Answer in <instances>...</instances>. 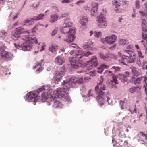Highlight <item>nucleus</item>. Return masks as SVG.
<instances>
[{
	"mask_svg": "<svg viewBox=\"0 0 147 147\" xmlns=\"http://www.w3.org/2000/svg\"><path fill=\"white\" fill-rule=\"evenodd\" d=\"M106 90L105 87L102 81H101L96 86L95 90L97 95L96 99L100 105H102L105 102V98H107V101L109 103L110 98L107 95H109V91L104 92Z\"/></svg>",
	"mask_w": 147,
	"mask_h": 147,
	"instance_id": "obj_1",
	"label": "nucleus"
},
{
	"mask_svg": "<svg viewBox=\"0 0 147 147\" xmlns=\"http://www.w3.org/2000/svg\"><path fill=\"white\" fill-rule=\"evenodd\" d=\"M62 84L64 86L63 88H58L53 92V94L56 96V97H57L58 98H61L68 94L67 92L69 91V89L71 86L69 82L64 81Z\"/></svg>",
	"mask_w": 147,
	"mask_h": 147,
	"instance_id": "obj_2",
	"label": "nucleus"
},
{
	"mask_svg": "<svg viewBox=\"0 0 147 147\" xmlns=\"http://www.w3.org/2000/svg\"><path fill=\"white\" fill-rule=\"evenodd\" d=\"M25 37V42L22 45V48L24 51H28L32 46V43H35L37 44L38 42L34 35L27 36Z\"/></svg>",
	"mask_w": 147,
	"mask_h": 147,
	"instance_id": "obj_3",
	"label": "nucleus"
},
{
	"mask_svg": "<svg viewBox=\"0 0 147 147\" xmlns=\"http://www.w3.org/2000/svg\"><path fill=\"white\" fill-rule=\"evenodd\" d=\"M48 87L43 86L42 87L39 89L38 90V92H40L42 91H44V92L42 93V96L39 99H41L42 102H45L46 100H47L49 98L53 97L54 95L53 94V93L52 92L51 90H48Z\"/></svg>",
	"mask_w": 147,
	"mask_h": 147,
	"instance_id": "obj_4",
	"label": "nucleus"
},
{
	"mask_svg": "<svg viewBox=\"0 0 147 147\" xmlns=\"http://www.w3.org/2000/svg\"><path fill=\"white\" fill-rule=\"evenodd\" d=\"M56 97L54 95L53 97L49 98L47 102V105H52L53 107L55 108H60L63 107V105L59 101L56 100Z\"/></svg>",
	"mask_w": 147,
	"mask_h": 147,
	"instance_id": "obj_5",
	"label": "nucleus"
},
{
	"mask_svg": "<svg viewBox=\"0 0 147 147\" xmlns=\"http://www.w3.org/2000/svg\"><path fill=\"white\" fill-rule=\"evenodd\" d=\"M37 92H30L26 94L27 98L28 100H32L34 102H36L40 98V96H38Z\"/></svg>",
	"mask_w": 147,
	"mask_h": 147,
	"instance_id": "obj_6",
	"label": "nucleus"
},
{
	"mask_svg": "<svg viewBox=\"0 0 147 147\" xmlns=\"http://www.w3.org/2000/svg\"><path fill=\"white\" fill-rule=\"evenodd\" d=\"M72 26V23L69 20H66L63 24L62 27L61 29V31L62 33L67 34L69 33V32L71 29L75 28H69Z\"/></svg>",
	"mask_w": 147,
	"mask_h": 147,
	"instance_id": "obj_7",
	"label": "nucleus"
},
{
	"mask_svg": "<svg viewBox=\"0 0 147 147\" xmlns=\"http://www.w3.org/2000/svg\"><path fill=\"white\" fill-rule=\"evenodd\" d=\"M117 37L115 35L106 37L105 38H101V41L103 43H107L109 45L113 44L116 40Z\"/></svg>",
	"mask_w": 147,
	"mask_h": 147,
	"instance_id": "obj_8",
	"label": "nucleus"
},
{
	"mask_svg": "<svg viewBox=\"0 0 147 147\" xmlns=\"http://www.w3.org/2000/svg\"><path fill=\"white\" fill-rule=\"evenodd\" d=\"M75 28H73L69 32V33L68 34V36L67 39H64V41L68 43H70L73 42L76 38V36L74 35L76 32Z\"/></svg>",
	"mask_w": 147,
	"mask_h": 147,
	"instance_id": "obj_9",
	"label": "nucleus"
},
{
	"mask_svg": "<svg viewBox=\"0 0 147 147\" xmlns=\"http://www.w3.org/2000/svg\"><path fill=\"white\" fill-rule=\"evenodd\" d=\"M64 76L63 72L61 71H56L54 76L53 77V80L55 83H58L62 79V78Z\"/></svg>",
	"mask_w": 147,
	"mask_h": 147,
	"instance_id": "obj_10",
	"label": "nucleus"
},
{
	"mask_svg": "<svg viewBox=\"0 0 147 147\" xmlns=\"http://www.w3.org/2000/svg\"><path fill=\"white\" fill-rule=\"evenodd\" d=\"M130 50H126L124 52L128 54L129 55V60L130 63L134 62L136 59V55L133 52V49L131 47H129Z\"/></svg>",
	"mask_w": 147,
	"mask_h": 147,
	"instance_id": "obj_11",
	"label": "nucleus"
},
{
	"mask_svg": "<svg viewBox=\"0 0 147 147\" xmlns=\"http://www.w3.org/2000/svg\"><path fill=\"white\" fill-rule=\"evenodd\" d=\"M66 82H69L71 85L70 87L71 86V83L76 84L78 83L79 84H82L83 82V78L82 77L77 78L75 77H72L70 78L69 82L65 81Z\"/></svg>",
	"mask_w": 147,
	"mask_h": 147,
	"instance_id": "obj_12",
	"label": "nucleus"
},
{
	"mask_svg": "<svg viewBox=\"0 0 147 147\" xmlns=\"http://www.w3.org/2000/svg\"><path fill=\"white\" fill-rule=\"evenodd\" d=\"M97 59V57L95 56L92 57L90 61V62L92 63H90L89 64L87 65V67H89L88 69H91L92 67H95L98 65V62L96 61Z\"/></svg>",
	"mask_w": 147,
	"mask_h": 147,
	"instance_id": "obj_13",
	"label": "nucleus"
},
{
	"mask_svg": "<svg viewBox=\"0 0 147 147\" xmlns=\"http://www.w3.org/2000/svg\"><path fill=\"white\" fill-rule=\"evenodd\" d=\"M77 52L76 53L75 56L77 59L81 58L85 56L86 57H88L89 55H91V53L90 52H87L85 53H83L81 50L76 51Z\"/></svg>",
	"mask_w": 147,
	"mask_h": 147,
	"instance_id": "obj_14",
	"label": "nucleus"
},
{
	"mask_svg": "<svg viewBox=\"0 0 147 147\" xmlns=\"http://www.w3.org/2000/svg\"><path fill=\"white\" fill-rule=\"evenodd\" d=\"M78 59L75 57H71L69 58V61L72 67L74 68L77 69L78 67Z\"/></svg>",
	"mask_w": 147,
	"mask_h": 147,
	"instance_id": "obj_15",
	"label": "nucleus"
},
{
	"mask_svg": "<svg viewBox=\"0 0 147 147\" xmlns=\"http://www.w3.org/2000/svg\"><path fill=\"white\" fill-rule=\"evenodd\" d=\"M119 63L120 64H123V65H126L127 63H130L129 60V57L127 55H124L123 57L121 60H118Z\"/></svg>",
	"mask_w": 147,
	"mask_h": 147,
	"instance_id": "obj_16",
	"label": "nucleus"
},
{
	"mask_svg": "<svg viewBox=\"0 0 147 147\" xmlns=\"http://www.w3.org/2000/svg\"><path fill=\"white\" fill-rule=\"evenodd\" d=\"M55 61L58 65H60L64 63L65 59L64 57L61 56H58L55 58Z\"/></svg>",
	"mask_w": 147,
	"mask_h": 147,
	"instance_id": "obj_17",
	"label": "nucleus"
},
{
	"mask_svg": "<svg viewBox=\"0 0 147 147\" xmlns=\"http://www.w3.org/2000/svg\"><path fill=\"white\" fill-rule=\"evenodd\" d=\"M92 5L93 7L91 10V14L92 16H96L98 14L97 10L98 7V4L96 3H93Z\"/></svg>",
	"mask_w": 147,
	"mask_h": 147,
	"instance_id": "obj_18",
	"label": "nucleus"
},
{
	"mask_svg": "<svg viewBox=\"0 0 147 147\" xmlns=\"http://www.w3.org/2000/svg\"><path fill=\"white\" fill-rule=\"evenodd\" d=\"M144 58L142 59L140 58H138L137 59L136 63L139 66V67H141L142 66L143 67L147 63V61L146 59H144Z\"/></svg>",
	"mask_w": 147,
	"mask_h": 147,
	"instance_id": "obj_19",
	"label": "nucleus"
},
{
	"mask_svg": "<svg viewBox=\"0 0 147 147\" xmlns=\"http://www.w3.org/2000/svg\"><path fill=\"white\" fill-rule=\"evenodd\" d=\"M130 73L128 71L124 72V73L122 74L121 76L122 81L124 82H127L128 80V78L130 76Z\"/></svg>",
	"mask_w": 147,
	"mask_h": 147,
	"instance_id": "obj_20",
	"label": "nucleus"
},
{
	"mask_svg": "<svg viewBox=\"0 0 147 147\" xmlns=\"http://www.w3.org/2000/svg\"><path fill=\"white\" fill-rule=\"evenodd\" d=\"M144 79V81L145 82L144 87H145V86H146V87H147V76H146L144 77H141L137 78L136 79V81L135 82V83L136 84H139L140 83V82L141 81L142 79Z\"/></svg>",
	"mask_w": 147,
	"mask_h": 147,
	"instance_id": "obj_21",
	"label": "nucleus"
},
{
	"mask_svg": "<svg viewBox=\"0 0 147 147\" xmlns=\"http://www.w3.org/2000/svg\"><path fill=\"white\" fill-rule=\"evenodd\" d=\"M35 20L34 19V17L32 18H29L24 20V25H26V24H28V25H33L34 23V21Z\"/></svg>",
	"mask_w": 147,
	"mask_h": 147,
	"instance_id": "obj_22",
	"label": "nucleus"
},
{
	"mask_svg": "<svg viewBox=\"0 0 147 147\" xmlns=\"http://www.w3.org/2000/svg\"><path fill=\"white\" fill-rule=\"evenodd\" d=\"M93 43L91 41H88L87 44H85L83 46L85 49H87L88 50H90L93 47Z\"/></svg>",
	"mask_w": 147,
	"mask_h": 147,
	"instance_id": "obj_23",
	"label": "nucleus"
},
{
	"mask_svg": "<svg viewBox=\"0 0 147 147\" xmlns=\"http://www.w3.org/2000/svg\"><path fill=\"white\" fill-rule=\"evenodd\" d=\"M58 46L53 44H52L49 48V50L52 52H55L58 49Z\"/></svg>",
	"mask_w": 147,
	"mask_h": 147,
	"instance_id": "obj_24",
	"label": "nucleus"
},
{
	"mask_svg": "<svg viewBox=\"0 0 147 147\" xmlns=\"http://www.w3.org/2000/svg\"><path fill=\"white\" fill-rule=\"evenodd\" d=\"M135 47L137 50V52L138 56L140 58L142 59L144 58V56L142 55V53L141 51V49H140L139 46L138 45H135Z\"/></svg>",
	"mask_w": 147,
	"mask_h": 147,
	"instance_id": "obj_25",
	"label": "nucleus"
},
{
	"mask_svg": "<svg viewBox=\"0 0 147 147\" xmlns=\"http://www.w3.org/2000/svg\"><path fill=\"white\" fill-rule=\"evenodd\" d=\"M36 70V72H38V71H41L43 69V67L41 66V64L40 63H37L36 65L33 67L34 69L37 68Z\"/></svg>",
	"mask_w": 147,
	"mask_h": 147,
	"instance_id": "obj_26",
	"label": "nucleus"
},
{
	"mask_svg": "<svg viewBox=\"0 0 147 147\" xmlns=\"http://www.w3.org/2000/svg\"><path fill=\"white\" fill-rule=\"evenodd\" d=\"M58 17V16L56 14L51 16L50 20L51 22L52 23H54L57 20Z\"/></svg>",
	"mask_w": 147,
	"mask_h": 147,
	"instance_id": "obj_27",
	"label": "nucleus"
},
{
	"mask_svg": "<svg viewBox=\"0 0 147 147\" xmlns=\"http://www.w3.org/2000/svg\"><path fill=\"white\" fill-rule=\"evenodd\" d=\"M88 21V19L86 17H83L80 20V24L83 25H85L86 23Z\"/></svg>",
	"mask_w": 147,
	"mask_h": 147,
	"instance_id": "obj_28",
	"label": "nucleus"
},
{
	"mask_svg": "<svg viewBox=\"0 0 147 147\" xmlns=\"http://www.w3.org/2000/svg\"><path fill=\"white\" fill-rule=\"evenodd\" d=\"M120 0H113V6H115V7L118 8L120 5Z\"/></svg>",
	"mask_w": 147,
	"mask_h": 147,
	"instance_id": "obj_29",
	"label": "nucleus"
},
{
	"mask_svg": "<svg viewBox=\"0 0 147 147\" xmlns=\"http://www.w3.org/2000/svg\"><path fill=\"white\" fill-rule=\"evenodd\" d=\"M20 37V36L19 34L16 33L14 32L12 33V35L11 36V37L13 40H17Z\"/></svg>",
	"mask_w": 147,
	"mask_h": 147,
	"instance_id": "obj_30",
	"label": "nucleus"
},
{
	"mask_svg": "<svg viewBox=\"0 0 147 147\" xmlns=\"http://www.w3.org/2000/svg\"><path fill=\"white\" fill-rule=\"evenodd\" d=\"M99 55L100 57V58L105 60H107L109 57L108 54H107L105 55L101 53H99Z\"/></svg>",
	"mask_w": 147,
	"mask_h": 147,
	"instance_id": "obj_31",
	"label": "nucleus"
},
{
	"mask_svg": "<svg viewBox=\"0 0 147 147\" xmlns=\"http://www.w3.org/2000/svg\"><path fill=\"white\" fill-rule=\"evenodd\" d=\"M45 15L43 14H38L37 16H34V19L35 20H42L44 18Z\"/></svg>",
	"mask_w": 147,
	"mask_h": 147,
	"instance_id": "obj_32",
	"label": "nucleus"
},
{
	"mask_svg": "<svg viewBox=\"0 0 147 147\" xmlns=\"http://www.w3.org/2000/svg\"><path fill=\"white\" fill-rule=\"evenodd\" d=\"M97 20L98 23L102 22L104 21H106L105 18L102 14H101L99 17L97 18Z\"/></svg>",
	"mask_w": 147,
	"mask_h": 147,
	"instance_id": "obj_33",
	"label": "nucleus"
},
{
	"mask_svg": "<svg viewBox=\"0 0 147 147\" xmlns=\"http://www.w3.org/2000/svg\"><path fill=\"white\" fill-rule=\"evenodd\" d=\"M98 26L100 28H104L107 26V22L106 21H104L102 22L98 23Z\"/></svg>",
	"mask_w": 147,
	"mask_h": 147,
	"instance_id": "obj_34",
	"label": "nucleus"
},
{
	"mask_svg": "<svg viewBox=\"0 0 147 147\" xmlns=\"http://www.w3.org/2000/svg\"><path fill=\"white\" fill-rule=\"evenodd\" d=\"M16 33L17 34H19L20 35L21 34L24 33V29H21L20 28H18L16 29V30L15 31Z\"/></svg>",
	"mask_w": 147,
	"mask_h": 147,
	"instance_id": "obj_35",
	"label": "nucleus"
},
{
	"mask_svg": "<svg viewBox=\"0 0 147 147\" xmlns=\"http://www.w3.org/2000/svg\"><path fill=\"white\" fill-rule=\"evenodd\" d=\"M94 36L97 38L100 37L102 35V33L101 32L95 31L94 32Z\"/></svg>",
	"mask_w": 147,
	"mask_h": 147,
	"instance_id": "obj_36",
	"label": "nucleus"
},
{
	"mask_svg": "<svg viewBox=\"0 0 147 147\" xmlns=\"http://www.w3.org/2000/svg\"><path fill=\"white\" fill-rule=\"evenodd\" d=\"M127 42V41L126 40L120 39L119 41V43L120 45H123L126 44Z\"/></svg>",
	"mask_w": 147,
	"mask_h": 147,
	"instance_id": "obj_37",
	"label": "nucleus"
},
{
	"mask_svg": "<svg viewBox=\"0 0 147 147\" xmlns=\"http://www.w3.org/2000/svg\"><path fill=\"white\" fill-rule=\"evenodd\" d=\"M132 72L133 74L136 75L139 74V72L137 70L135 67H133L132 68Z\"/></svg>",
	"mask_w": 147,
	"mask_h": 147,
	"instance_id": "obj_38",
	"label": "nucleus"
},
{
	"mask_svg": "<svg viewBox=\"0 0 147 147\" xmlns=\"http://www.w3.org/2000/svg\"><path fill=\"white\" fill-rule=\"evenodd\" d=\"M122 142L123 141L122 140L120 139L119 140L118 142L119 144H120L121 146H122L123 145L125 146H127L128 144V142L127 141H125L123 144H121V142Z\"/></svg>",
	"mask_w": 147,
	"mask_h": 147,
	"instance_id": "obj_39",
	"label": "nucleus"
},
{
	"mask_svg": "<svg viewBox=\"0 0 147 147\" xmlns=\"http://www.w3.org/2000/svg\"><path fill=\"white\" fill-rule=\"evenodd\" d=\"M138 88V87H135L134 88H130L129 89V92L132 93H133L135 92H136L137 91V90Z\"/></svg>",
	"mask_w": 147,
	"mask_h": 147,
	"instance_id": "obj_40",
	"label": "nucleus"
},
{
	"mask_svg": "<svg viewBox=\"0 0 147 147\" xmlns=\"http://www.w3.org/2000/svg\"><path fill=\"white\" fill-rule=\"evenodd\" d=\"M39 45H40V44H38V49H40V51H42L43 50H44V47H45V43H42V45L41 46V47H40V46Z\"/></svg>",
	"mask_w": 147,
	"mask_h": 147,
	"instance_id": "obj_41",
	"label": "nucleus"
},
{
	"mask_svg": "<svg viewBox=\"0 0 147 147\" xmlns=\"http://www.w3.org/2000/svg\"><path fill=\"white\" fill-rule=\"evenodd\" d=\"M112 80L111 81V82L113 83H114L115 84H118V81L116 78L115 76H113Z\"/></svg>",
	"mask_w": 147,
	"mask_h": 147,
	"instance_id": "obj_42",
	"label": "nucleus"
},
{
	"mask_svg": "<svg viewBox=\"0 0 147 147\" xmlns=\"http://www.w3.org/2000/svg\"><path fill=\"white\" fill-rule=\"evenodd\" d=\"M9 52H7V51H5L4 52H2V53H1V55L3 58H4L5 57V56L7 53H9Z\"/></svg>",
	"mask_w": 147,
	"mask_h": 147,
	"instance_id": "obj_43",
	"label": "nucleus"
},
{
	"mask_svg": "<svg viewBox=\"0 0 147 147\" xmlns=\"http://www.w3.org/2000/svg\"><path fill=\"white\" fill-rule=\"evenodd\" d=\"M5 56V59H10L12 56L11 54L10 53H7Z\"/></svg>",
	"mask_w": 147,
	"mask_h": 147,
	"instance_id": "obj_44",
	"label": "nucleus"
},
{
	"mask_svg": "<svg viewBox=\"0 0 147 147\" xmlns=\"http://www.w3.org/2000/svg\"><path fill=\"white\" fill-rule=\"evenodd\" d=\"M131 112V114H133L135 113H136V105H134V109L133 110L132 109H130L129 110Z\"/></svg>",
	"mask_w": 147,
	"mask_h": 147,
	"instance_id": "obj_45",
	"label": "nucleus"
},
{
	"mask_svg": "<svg viewBox=\"0 0 147 147\" xmlns=\"http://www.w3.org/2000/svg\"><path fill=\"white\" fill-rule=\"evenodd\" d=\"M135 5L136 8H139L140 5L139 4V1L138 0H137L135 2Z\"/></svg>",
	"mask_w": 147,
	"mask_h": 147,
	"instance_id": "obj_46",
	"label": "nucleus"
},
{
	"mask_svg": "<svg viewBox=\"0 0 147 147\" xmlns=\"http://www.w3.org/2000/svg\"><path fill=\"white\" fill-rule=\"evenodd\" d=\"M112 68L114 69L115 71H119L120 70V68L119 67L113 66Z\"/></svg>",
	"mask_w": 147,
	"mask_h": 147,
	"instance_id": "obj_47",
	"label": "nucleus"
},
{
	"mask_svg": "<svg viewBox=\"0 0 147 147\" xmlns=\"http://www.w3.org/2000/svg\"><path fill=\"white\" fill-rule=\"evenodd\" d=\"M100 67L103 70L104 69L108 68L109 67L108 66H107L105 64H103L100 65Z\"/></svg>",
	"mask_w": 147,
	"mask_h": 147,
	"instance_id": "obj_48",
	"label": "nucleus"
},
{
	"mask_svg": "<svg viewBox=\"0 0 147 147\" xmlns=\"http://www.w3.org/2000/svg\"><path fill=\"white\" fill-rule=\"evenodd\" d=\"M142 38L145 40L147 39V34H144L143 32H142Z\"/></svg>",
	"mask_w": 147,
	"mask_h": 147,
	"instance_id": "obj_49",
	"label": "nucleus"
},
{
	"mask_svg": "<svg viewBox=\"0 0 147 147\" xmlns=\"http://www.w3.org/2000/svg\"><path fill=\"white\" fill-rule=\"evenodd\" d=\"M6 47L5 46H2L0 48V50L1 51V53H2V52H4L5 51V49H6Z\"/></svg>",
	"mask_w": 147,
	"mask_h": 147,
	"instance_id": "obj_50",
	"label": "nucleus"
},
{
	"mask_svg": "<svg viewBox=\"0 0 147 147\" xmlns=\"http://www.w3.org/2000/svg\"><path fill=\"white\" fill-rule=\"evenodd\" d=\"M125 102V101H121L120 102V104L121 105V109H123L124 107H123L124 103Z\"/></svg>",
	"mask_w": 147,
	"mask_h": 147,
	"instance_id": "obj_51",
	"label": "nucleus"
},
{
	"mask_svg": "<svg viewBox=\"0 0 147 147\" xmlns=\"http://www.w3.org/2000/svg\"><path fill=\"white\" fill-rule=\"evenodd\" d=\"M69 15V13H66L62 14L61 16V18H64L67 17Z\"/></svg>",
	"mask_w": 147,
	"mask_h": 147,
	"instance_id": "obj_52",
	"label": "nucleus"
},
{
	"mask_svg": "<svg viewBox=\"0 0 147 147\" xmlns=\"http://www.w3.org/2000/svg\"><path fill=\"white\" fill-rule=\"evenodd\" d=\"M57 32V30L56 29H55L51 33L52 36H54L56 34Z\"/></svg>",
	"mask_w": 147,
	"mask_h": 147,
	"instance_id": "obj_53",
	"label": "nucleus"
},
{
	"mask_svg": "<svg viewBox=\"0 0 147 147\" xmlns=\"http://www.w3.org/2000/svg\"><path fill=\"white\" fill-rule=\"evenodd\" d=\"M103 70L100 67L98 68V70L97 71V72L100 74H101L103 72Z\"/></svg>",
	"mask_w": 147,
	"mask_h": 147,
	"instance_id": "obj_54",
	"label": "nucleus"
},
{
	"mask_svg": "<svg viewBox=\"0 0 147 147\" xmlns=\"http://www.w3.org/2000/svg\"><path fill=\"white\" fill-rule=\"evenodd\" d=\"M1 33L2 34L5 36L7 34V33L4 30H2L1 31Z\"/></svg>",
	"mask_w": 147,
	"mask_h": 147,
	"instance_id": "obj_55",
	"label": "nucleus"
},
{
	"mask_svg": "<svg viewBox=\"0 0 147 147\" xmlns=\"http://www.w3.org/2000/svg\"><path fill=\"white\" fill-rule=\"evenodd\" d=\"M38 26H35V27H34L33 29L32 30V32H35L37 29V27Z\"/></svg>",
	"mask_w": 147,
	"mask_h": 147,
	"instance_id": "obj_56",
	"label": "nucleus"
},
{
	"mask_svg": "<svg viewBox=\"0 0 147 147\" xmlns=\"http://www.w3.org/2000/svg\"><path fill=\"white\" fill-rule=\"evenodd\" d=\"M70 1L69 0H63L62 1V3H69L70 2Z\"/></svg>",
	"mask_w": 147,
	"mask_h": 147,
	"instance_id": "obj_57",
	"label": "nucleus"
},
{
	"mask_svg": "<svg viewBox=\"0 0 147 147\" xmlns=\"http://www.w3.org/2000/svg\"><path fill=\"white\" fill-rule=\"evenodd\" d=\"M84 2V1L83 0H80L77 1L76 3V4L78 5H79L80 3H83Z\"/></svg>",
	"mask_w": 147,
	"mask_h": 147,
	"instance_id": "obj_58",
	"label": "nucleus"
},
{
	"mask_svg": "<svg viewBox=\"0 0 147 147\" xmlns=\"http://www.w3.org/2000/svg\"><path fill=\"white\" fill-rule=\"evenodd\" d=\"M70 46L71 47H77V45L76 44H72L70 45Z\"/></svg>",
	"mask_w": 147,
	"mask_h": 147,
	"instance_id": "obj_59",
	"label": "nucleus"
},
{
	"mask_svg": "<svg viewBox=\"0 0 147 147\" xmlns=\"http://www.w3.org/2000/svg\"><path fill=\"white\" fill-rule=\"evenodd\" d=\"M76 52H77V51H71L70 52V53L71 55H73V54L74 53L75 55V54L76 53Z\"/></svg>",
	"mask_w": 147,
	"mask_h": 147,
	"instance_id": "obj_60",
	"label": "nucleus"
},
{
	"mask_svg": "<svg viewBox=\"0 0 147 147\" xmlns=\"http://www.w3.org/2000/svg\"><path fill=\"white\" fill-rule=\"evenodd\" d=\"M116 45L114 44L113 45V46L109 48V49H111V50H113L116 47Z\"/></svg>",
	"mask_w": 147,
	"mask_h": 147,
	"instance_id": "obj_61",
	"label": "nucleus"
},
{
	"mask_svg": "<svg viewBox=\"0 0 147 147\" xmlns=\"http://www.w3.org/2000/svg\"><path fill=\"white\" fill-rule=\"evenodd\" d=\"M142 28H145V27L146 26H145V24L144 23V20H143L142 22Z\"/></svg>",
	"mask_w": 147,
	"mask_h": 147,
	"instance_id": "obj_62",
	"label": "nucleus"
},
{
	"mask_svg": "<svg viewBox=\"0 0 147 147\" xmlns=\"http://www.w3.org/2000/svg\"><path fill=\"white\" fill-rule=\"evenodd\" d=\"M95 70H94L93 71H92L91 72H90V74L92 73L93 74H91L90 75V76H93L94 75V74H95Z\"/></svg>",
	"mask_w": 147,
	"mask_h": 147,
	"instance_id": "obj_63",
	"label": "nucleus"
},
{
	"mask_svg": "<svg viewBox=\"0 0 147 147\" xmlns=\"http://www.w3.org/2000/svg\"><path fill=\"white\" fill-rule=\"evenodd\" d=\"M105 72L107 74H111L112 72L111 71L106 70Z\"/></svg>",
	"mask_w": 147,
	"mask_h": 147,
	"instance_id": "obj_64",
	"label": "nucleus"
}]
</instances>
